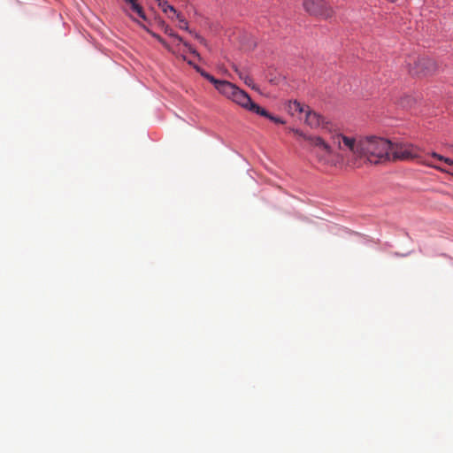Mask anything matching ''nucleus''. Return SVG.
<instances>
[{"mask_svg":"<svg viewBox=\"0 0 453 453\" xmlns=\"http://www.w3.org/2000/svg\"><path fill=\"white\" fill-rule=\"evenodd\" d=\"M253 108L256 109V113L257 114H258L260 116H263V117H265V118H267L268 119H270L271 121H273L274 123H277V124H284L285 123V121L283 119H281L279 117H275V116L272 115L265 109H264V108H262L260 106H254L253 105Z\"/></svg>","mask_w":453,"mask_h":453,"instance_id":"11","label":"nucleus"},{"mask_svg":"<svg viewBox=\"0 0 453 453\" xmlns=\"http://www.w3.org/2000/svg\"><path fill=\"white\" fill-rule=\"evenodd\" d=\"M239 78L244 81V83L253 89H256L253 80L244 72L239 70L235 65L233 66Z\"/></svg>","mask_w":453,"mask_h":453,"instance_id":"12","label":"nucleus"},{"mask_svg":"<svg viewBox=\"0 0 453 453\" xmlns=\"http://www.w3.org/2000/svg\"><path fill=\"white\" fill-rule=\"evenodd\" d=\"M432 157H434V158H437L438 160L440 161H444L445 163H447L448 165H453V160L450 159V158H448V157H444L435 152H433L432 153Z\"/></svg>","mask_w":453,"mask_h":453,"instance_id":"17","label":"nucleus"},{"mask_svg":"<svg viewBox=\"0 0 453 453\" xmlns=\"http://www.w3.org/2000/svg\"><path fill=\"white\" fill-rule=\"evenodd\" d=\"M215 88L219 93H221L229 99L233 98L235 91L238 88L237 86L226 81H219V82H217Z\"/></svg>","mask_w":453,"mask_h":453,"instance_id":"9","label":"nucleus"},{"mask_svg":"<svg viewBox=\"0 0 453 453\" xmlns=\"http://www.w3.org/2000/svg\"><path fill=\"white\" fill-rule=\"evenodd\" d=\"M304 10L311 15L327 19L332 16L333 10L324 0H304Z\"/></svg>","mask_w":453,"mask_h":453,"instance_id":"5","label":"nucleus"},{"mask_svg":"<svg viewBox=\"0 0 453 453\" xmlns=\"http://www.w3.org/2000/svg\"><path fill=\"white\" fill-rule=\"evenodd\" d=\"M419 150L411 143L392 142L390 148V161L410 160L418 157Z\"/></svg>","mask_w":453,"mask_h":453,"instance_id":"4","label":"nucleus"},{"mask_svg":"<svg viewBox=\"0 0 453 453\" xmlns=\"http://www.w3.org/2000/svg\"><path fill=\"white\" fill-rule=\"evenodd\" d=\"M153 36H155L165 48L169 49L168 44L159 35H153Z\"/></svg>","mask_w":453,"mask_h":453,"instance_id":"20","label":"nucleus"},{"mask_svg":"<svg viewBox=\"0 0 453 453\" xmlns=\"http://www.w3.org/2000/svg\"><path fill=\"white\" fill-rule=\"evenodd\" d=\"M435 70V62L428 58L423 57L415 61L413 66L410 68V73L412 75L426 76L434 73Z\"/></svg>","mask_w":453,"mask_h":453,"instance_id":"6","label":"nucleus"},{"mask_svg":"<svg viewBox=\"0 0 453 453\" xmlns=\"http://www.w3.org/2000/svg\"><path fill=\"white\" fill-rule=\"evenodd\" d=\"M165 32L166 34H168L169 35L175 37V38H176V39H178L180 42H181V41H182L181 37H180L179 35H177L173 34V31H172V29H171L168 26H166V27H165Z\"/></svg>","mask_w":453,"mask_h":453,"instance_id":"18","label":"nucleus"},{"mask_svg":"<svg viewBox=\"0 0 453 453\" xmlns=\"http://www.w3.org/2000/svg\"><path fill=\"white\" fill-rule=\"evenodd\" d=\"M304 140L316 150L315 156L319 163L324 165L337 166L343 161V158H340L339 155L337 158L333 157L332 146L320 136H304Z\"/></svg>","mask_w":453,"mask_h":453,"instance_id":"3","label":"nucleus"},{"mask_svg":"<svg viewBox=\"0 0 453 453\" xmlns=\"http://www.w3.org/2000/svg\"><path fill=\"white\" fill-rule=\"evenodd\" d=\"M197 71L201 73L203 77L210 81L215 87L217 85V82H219L220 80L215 79L212 75L209 74L205 71L201 70L200 68H197Z\"/></svg>","mask_w":453,"mask_h":453,"instance_id":"15","label":"nucleus"},{"mask_svg":"<svg viewBox=\"0 0 453 453\" xmlns=\"http://www.w3.org/2000/svg\"><path fill=\"white\" fill-rule=\"evenodd\" d=\"M231 100L233 102H234L235 104L241 105L242 107H243L250 111H253L255 113H256V109L253 108V105L259 106L258 104L252 102L250 96L245 91L240 89L239 88L235 91L234 96H233V98Z\"/></svg>","mask_w":453,"mask_h":453,"instance_id":"7","label":"nucleus"},{"mask_svg":"<svg viewBox=\"0 0 453 453\" xmlns=\"http://www.w3.org/2000/svg\"><path fill=\"white\" fill-rule=\"evenodd\" d=\"M391 141L376 135L361 136V159L378 165L390 161Z\"/></svg>","mask_w":453,"mask_h":453,"instance_id":"1","label":"nucleus"},{"mask_svg":"<svg viewBox=\"0 0 453 453\" xmlns=\"http://www.w3.org/2000/svg\"><path fill=\"white\" fill-rule=\"evenodd\" d=\"M175 17L179 21V27L180 29L188 31V25L187 20L180 13Z\"/></svg>","mask_w":453,"mask_h":453,"instance_id":"16","label":"nucleus"},{"mask_svg":"<svg viewBox=\"0 0 453 453\" xmlns=\"http://www.w3.org/2000/svg\"><path fill=\"white\" fill-rule=\"evenodd\" d=\"M289 131L293 132L296 134H297L299 137L303 138V140H304V136H308L307 134H305L303 132H302L299 129L289 128Z\"/></svg>","mask_w":453,"mask_h":453,"instance_id":"19","label":"nucleus"},{"mask_svg":"<svg viewBox=\"0 0 453 453\" xmlns=\"http://www.w3.org/2000/svg\"><path fill=\"white\" fill-rule=\"evenodd\" d=\"M332 143L338 147L340 150H349L352 157L346 159L345 164L349 167H359L362 156L361 136L355 138L347 136L341 133H336L331 136Z\"/></svg>","mask_w":453,"mask_h":453,"instance_id":"2","label":"nucleus"},{"mask_svg":"<svg viewBox=\"0 0 453 453\" xmlns=\"http://www.w3.org/2000/svg\"><path fill=\"white\" fill-rule=\"evenodd\" d=\"M306 108L305 123L311 128L326 127L325 118L316 111H310L308 106Z\"/></svg>","mask_w":453,"mask_h":453,"instance_id":"8","label":"nucleus"},{"mask_svg":"<svg viewBox=\"0 0 453 453\" xmlns=\"http://www.w3.org/2000/svg\"><path fill=\"white\" fill-rule=\"evenodd\" d=\"M156 2L162 12L167 14L169 18L173 19L179 14L175 8L169 4L166 0H156Z\"/></svg>","mask_w":453,"mask_h":453,"instance_id":"10","label":"nucleus"},{"mask_svg":"<svg viewBox=\"0 0 453 453\" xmlns=\"http://www.w3.org/2000/svg\"><path fill=\"white\" fill-rule=\"evenodd\" d=\"M127 4L131 5V9L137 13V15L142 19H146L145 13L142 10V7L136 2V0H125Z\"/></svg>","mask_w":453,"mask_h":453,"instance_id":"13","label":"nucleus"},{"mask_svg":"<svg viewBox=\"0 0 453 453\" xmlns=\"http://www.w3.org/2000/svg\"><path fill=\"white\" fill-rule=\"evenodd\" d=\"M288 108V112L292 115H294L296 112L301 113V112H303L306 111L305 106L301 104L297 101L289 102Z\"/></svg>","mask_w":453,"mask_h":453,"instance_id":"14","label":"nucleus"}]
</instances>
